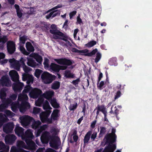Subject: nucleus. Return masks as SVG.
Segmentation results:
<instances>
[{"label": "nucleus", "mask_w": 152, "mask_h": 152, "mask_svg": "<svg viewBox=\"0 0 152 152\" xmlns=\"http://www.w3.org/2000/svg\"><path fill=\"white\" fill-rule=\"evenodd\" d=\"M54 60L59 65V71L60 70H65L67 68V66L71 65L74 61L65 58L54 59Z\"/></svg>", "instance_id": "nucleus-1"}, {"label": "nucleus", "mask_w": 152, "mask_h": 152, "mask_svg": "<svg viewBox=\"0 0 152 152\" xmlns=\"http://www.w3.org/2000/svg\"><path fill=\"white\" fill-rule=\"evenodd\" d=\"M107 140L103 139V141L101 142V145L103 147L105 145V147L102 152H114L116 148V146L115 142H107Z\"/></svg>", "instance_id": "nucleus-2"}, {"label": "nucleus", "mask_w": 152, "mask_h": 152, "mask_svg": "<svg viewBox=\"0 0 152 152\" xmlns=\"http://www.w3.org/2000/svg\"><path fill=\"white\" fill-rule=\"evenodd\" d=\"M41 78L45 83L48 84L52 83L55 79L56 76L47 72H44L42 74Z\"/></svg>", "instance_id": "nucleus-3"}, {"label": "nucleus", "mask_w": 152, "mask_h": 152, "mask_svg": "<svg viewBox=\"0 0 152 152\" xmlns=\"http://www.w3.org/2000/svg\"><path fill=\"white\" fill-rule=\"evenodd\" d=\"M50 32L53 34V38L55 39H58L63 35V33L58 30L56 26L54 24L51 25Z\"/></svg>", "instance_id": "nucleus-4"}, {"label": "nucleus", "mask_w": 152, "mask_h": 152, "mask_svg": "<svg viewBox=\"0 0 152 152\" xmlns=\"http://www.w3.org/2000/svg\"><path fill=\"white\" fill-rule=\"evenodd\" d=\"M115 129L113 128L111 133H107L104 136L103 139L107 140V142H116V141L117 136L115 134Z\"/></svg>", "instance_id": "nucleus-5"}, {"label": "nucleus", "mask_w": 152, "mask_h": 152, "mask_svg": "<svg viewBox=\"0 0 152 152\" xmlns=\"http://www.w3.org/2000/svg\"><path fill=\"white\" fill-rule=\"evenodd\" d=\"M51 111L50 110H46L45 112H42L40 114V117L41 121L43 123L47 122L48 124H50V122L49 121V118H48V117L50 115Z\"/></svg>", "instance_id": "nucleus-6"}, {"label": "nucleus", "mask_w": 152, "mask_h": 152, "mask_svg": "<svg viewBox=\"0 0 152 152\" xmlns=\"http://www.w3.org/2000/svg\"><path fill=\"white\" fill-rule=\"evenodd\" d=\"M0 83L3 87H9L11 85V81L7 75H3L1 77Z\"/></svg>", "instance_id": "nucleus-7"}, {"label": "nucleus", "mask_w": 152, "mask_h": 152, "mask_svg": "<svg viewBox=\"0 0 152 152\" xmlns=\"http://www.w3.org/2000/svg\"><path fill=\"white\" fill-rule=\"evenodd\" d=\"M20 119L22 125L24 127L28 126L33 119V118L28 115L21 117Z\"/></svg>", "instance_id": "nucleus-8"}, {"label": "nucleus", "mask_w": 152, "mask_h": 152, "mask_svg": "<svg viewBox=\"0 0 152 152\" xmlns=\"http://www.w3.org/2000/svg\"><path fill=\"white\" fill-rule=\"evenodd\" d=\"M25 141L27 144V145H26V149L33 151L36 150L37 146L31 139L26 140Z\"/></svg>", "instance_id": "nucleus-9"}, {"label": "nucleus", "mask_w": 152, "mask_h": 152, "mask_svg": "<svg viewBox=\"0 0 152 152\" xmlns=\"http://www.w3.org/2000/svg\"><path fill=\"white\" fill-rule=\"evenodd\" d=\"M42 93V92L41 90L35 88H33L30 92L29 95L33 99H37L41 95Z\"/></svg>", "instance_id": "nucleus-10"}, {"label": "nucleus", "mask_w": 152, "mask_h": 152, "mask_svg": "<svg viewBox=\"0 0 152 152\" xmlns=\"http://www.w3.org/2000/svg\"><path fill=\"white\" fill-rule=\"evenodd\" d=\"M17 139L16 137L14 134H10L7 135L5 137V141L7 144L12 145Z\"/></svg>", "instance_id": "nucleus-11"}, {"label": "nucleus", "mask_w": 152, "mask_h": 152, "mask_svg": "<svg viewBox=\"0 0 152 152\" xmlns=\"http://www.w3.org/2000/svg\"><path fill=\"white\" fill-rule=\"evenodd\" d=\"M60 110L57 109H54L51 114V117L49 118V124H52L53 123V120L54 121L57 120L59 116Z\"/></svg>", "instance_id": "nucleus-12"}, {"label": "nucleus", "mask_w": 152, "mask_h": 152, "mask_svg": "<svg viewBox=\"0 0 152 152\" xmlns=\"http://www.w3.org/2000/svg\"><path fill=\"white\" fill-rule=\"evenodd\" d=\"M34 77L32 75L28 74L23 75L22 80L23 81H27L26 83L28 85H31L33 82Z\"/></svg>", "instance_id": "nucleus-13"}, {"label": "nucleus", "mask_w": 152, "mask_h": 152, "mask_svg": "<svg viewBox=\"0 0 152 152\" xmlns=\"http://www.w3.org/2000/svg\"><path fill=\"white\" fill-rule=\"evenodd\" d=\"M23 86V83L19 81L13 83L12 88L15 92H20L22 90Z\"/></svg>", "instance_id": "nucleus-14"}, {"label": "nucleus", "mask_w": 152, "mask_h": 152, "mask_svg": "<svg viewBox=\"0 0 152 152\" xmlns=\"http://www.w3.org/2000/svg\"><path fill=\"white\" fill-rule=\"evenodd\" d=\"M7 48L9 54H12L15 51L16 49L15 43L12 41L8 42L7 43Z\"/></svg>", "instance_id": "nucleus-15"}, {"label": "nucleus", "mask_w": 152, "mask_h": 152, "mask_svg": "<svg viewBox=\"0 0 152 152\" xmlns=\"http://www.w3.org/2000/svg\"><path fill=\"white\" fill-rule=\"evenodd\" d=\"M30 107L29 103L26 101H23L19 107L20 111L22 113H24Z\"/></svg>", "instance_id": "nucleus-16"}, {"label": "nucleus", "mask_w": 152, "mask_h": 152, "mask_svg": "<svg viewBox=\"0 0 152 152\" xmlns=\"http://www.w3.org/2000/svg\"><path fill=\"white\" fill-rule=\"evenodd\" d=\"M14 127L13 122H9L4 126L3 130L5 132L9 133L12 131Z\"/></svg>", "instance_id": "nucleus-17"}, {"label": "nucleus", "mask_w": 152, "mask_h": 152, "mask_svg": "<svg viewBox=\"0 0 152 152\" xmlns=\"http://www.w3.org/2000/svg\"><path fill=\"white\" fill-rule=\"evenodd\" d=\"M9 75L12 80L15 83L18 82L19 76L18 72L15 70H12L10 72Z\"/></svg>", "instance_id": "nucleus-18"}, {"label": "nucleus", "mask_w": 152, "mask_h": 152, "mask_svg": "<svg viewBox=\"0 0 152 152\" xmlns=\"http://www.w3.org/2000/svg\"><path fill=\"white\" fill-rule=\"evenodd\" d=\"M54 94V92L51 90H49L46 91L42 94V96L49 101H51L52 99V98Z\"/></svg>", "instance_id": "nucleus-19"}, {"label": "nucleus", "mask_w": 152, "mask_h": 152, "mask_svg": "<svg viewBox=\"0 0 152 152\" xmlns=\"http://www.w3.org/2000/svg\"><path fill=\"white\" fill-rule=\"evenodd\" d=\"M34 137V135L31 130L30 129H28L26 131L25 134H23V135L22 136V138L25 141L26 140L32 139Z\"/></svg>", "instance_id": "nucleus-20"}, {"label": "nucleus", "mask_w": 152, "mask_h": 152, "mask_svg": "<svg viewBox=\"0 0 152 152\" xmlns=\"http://www.w3.org/2000/svg\"><path fill=\"white\" fill-rule=\"evenodd\" d=\"M50 136L48 132L43 133L41 137V140L43 143H48L50 140Z\"/></svg>", "instance_id": "nucleus-21"}, {"label": "nucleus", "mask_w": 152, "mask_h": 152, "mask_svg": "<svg viewBox=\"0 0 152 152\" xmlns=\"http://www.w3.org/2000/svg\"><path fill=\"white\" fill-rule=\"evenodd\" d=\"M88 50L86 49L80 50V53H85L83 55L86 56H91L95 55L97 52L98 50L97 48H95L90 53H88Z\"/></svg>", "instance_id": "nucleus-22"}, {"label": "nucleus", "mask_w": 152, "mask_h": 152, "mask_svg": "<svg viewBox=\"0 0 152 152\" xmlns=\"http://www.w3.org/2000/svg\"><path fill=\"white\" fill-rule=\"evenodd\" d=\"M96 110L97 111L96 112V118H97L98 115H99V112H101L102 113H103L106 109L104 105L98 104L97 107L94 109V112Z\"/></svg>", "instance_id": "nucleus-23"}, {"label": "nucleus", "mask_w": 152, "mask_h": 152, "mask_svg": "<svg viewBox=\"0 0 152 152\" xmlns=\"http://www.w3.org/2000/svg\"><path fill=\"white\" fill-rule=\"evenodd\" d=\"M24 129L16 125L15 129V134L18 136H23L24 134Z\"/></svg>", "instance_id": "nucleus-24"}, {"label": "nucleus", "mask_w": 152, "mask_h": 152, "mask_svg": "<svg viewBox=\"0 0 152 152\" xmlns=\"http://www.w3.org/2000/svg\"><path fill=\"white\" fill-rule=\"evenodd\" d=\"M92 133L91 131H88L85 136L83 140L84 146L88 144Z\"/></svg>", "instance_id": "nucleus-25"}, {"label": "nucleus", "mask_w": 152, "mask_h": 152, "mask_svg": "<svg viewBox=\"0 0 152 152\" xmlns=\"http://www.w3.org/2000/svg\"><path fill=\"white\" fill-rule=\"evenodd\" d=\"M9 147L6 145L2 142L0 141V152H8L9 150Z\"/></svg>", "instance_id": "nucleus-26"}, {"label": "nucleus", "mask_w": 152, "mask_h": 152, "mask_svg": "<svg viewBox=\"0 0 152 152\" xmlns=\"http://www.w3.org/2000/svg\"><path fill=\"white\" fill-rule=\"evenodd\" d=\"M50 67V69L56 73L59 72V65L54 63H51Z\"/></svg>", "instance_id": "nucleus-27"}, {"label": "nucleus", "mask_w": 152, "mask_h": 152, "mask_svg": "<svg viewBox=\"0 0 152 152\" xmlns=\"http://www.w3.org/2000/svg\"><path fill=\"white\" fill-rule=\"evenodd\" d=\"M26 47L28 52L29 53L34 52V47L31 43L29 42H27L26 44Z\"/></svg>", "instance_id": "nucleus-28"}, {"label": "nucleus", "mask_w": 152, "mask_h": 152, "mask_svg": "<svg viewBox=\"0 0 152 152\" xmlns=\"http://www.w3.org/2000/svg\"><path fill=\"white\" fill-rule=\"evenodd\" d=\"M50 146L52 148L56 150L58 149V145L56 140L54 139L51 140L50 142Z\"/></svg>", "instance_id": "nucleus-29"}, {"label": "nucleus", "mask_w": 152, "mask_h": 152, "mask_svg": "<svg viewBox=\"0 0 152 152\" xmlns=\"http://www.w3.org/2000/svg\"><path fill=\"white\" fill-rule=\"evenodd\" d=\"M51 106L54 108L57 109L60 107V105L56 101V99L53 98L50 101Z\"/></svg>", "instance_id": "nucleus-30"}, {"label": "nucleus", "mask_w": 152, "mask_h": 152, "mask_svg": "<svg viewBox=\"0 0 152 152\" xmlns=\"http://www.w3.org/2000/svg\"><path fill=\"white\" fill-rule=\"evenodd\" d=\"M7 91L6 88H2L0 91V98L2 100L4 99H5L7 96L6 91Z\"/></svg>", "instance_id": "nucleus-31"}, {"label": "nucleus", "mask_w": 152, "mask_h": 152, "mask_svg": "<svg viewBox=\"0 0 152 152\" xmlns=\"http://www.w3.org/2000/svg\"><path fill=\"white\" fill-rule=\"evenodd\" d=\"M41 124V122L39 120L34 121L31 125L32 128L35 129H38L39 128Z\"/></svg>", "instance_id": "nucleus-32"}, {"label": "nucleus", "mask_w": 152, "mask_h": 152, "mask_svg": "<svg viewBox=\"0 0 152 152\" xmlns=\"http://www.w3.org/2000/svg\"><path fill=\"white\" fill-rule=\"evenodd\" d=\"M27 64L28 66L33 67H35L37 65L35 61L31 58L28 59Z\"/></svg>", "instance_id": "nucleus-33"}, {"label": "nucleus", "mask_w": 152, "mask_h": 152, "mask_svg": "<svg viewBox=\"0 0 152 152\" xmlns=\"http://www.w3.org/2000/svg\"><path fill=\"white\" fill-rule=\"evenodd\" d=\"M106 132V128L105 127H100V131L99 134V137L101 138L105 134Z\"/></svg>", "instance_id": "nucleus-34"}, {"label": "nucleus", "mask_w": 152, "mask_h": 152, "mask_svg": "<svg viewBox=\"0 0 152 152\" xmlns=\"http://www.w3.org/2000/svg\"><path fill=\"white\" fill-rule=\"evenodd\" d=\"M33 89V88L31 86V85H27L25 86L22 92L23 94L27 93L28 92L31 91Z\"/></svg>", "instance_id": "nucleus-35"}, {"label": "nucleus", "mask_w": 152, "mask_h": 152, "mask_svg": "<svg viewBox=\"0 0 152 152\" xmlns=\"http://www.w3.org/2000/svg\"><path fill=\"white\" fill-rule=\"evenodd\" d=\"M117 58L115 57H113L110 59L109 60L108 63L110 65H114L115 66L117 65Z\"/></svg>", "instance_id": "nucleus-36"}, {"label": "nucleus", "mask_w": 152, "mask_h": 152, "mask_svg": "<svg viewBox=\"0 0 152 152\" xmlns=\"http://www.w3.org/2000/svg\"><path fill=\"white\" fill-rule=\"evenodd\" d=\"M60 86V83L59 82L55 81L52 84L51 88L53 89H57L59 88Z\"/></svg>", "instance_id": "nucleus-37"}, {"label": "nucleus", "mask_w": 152, "mask_h": 152, "mask_svg": "<svg viewBox=\"0 0 152 152\" xmlns=\"http://www.w3.org/2000/svg\"><path fill=\"white\" fill-rule=\"evenodd\" d=\"M64 76L67 78H73L74 77V75L71 73L69 70H66L65 72Z\"/></svg>", "instance_id": "nucleus-38"}, {"label": "nucleus", "mask_w": 152, "mask_h": 152, "mask_svg": "<svg viewBox=\"0 0 152 152\" xmlns=\"http://www.w3.org/2000/svg\"><path fill=\"white\" fill-rule=\"evenodd\" d=\"M26 145L25 142L22 141H18L17 142V146L19 148L26 149Z\"/></svg>", "instance_id": "nucleus-39"}, {"label": "nucleus", "mask_w": 152, "mask_h": 152, "mask_svg": "<svg viewBox=\"0 0 152 152\" xmlns=\"http://www.w3.org/2000/svg\"><path fill=\"white\" fill-rule=\"evenodd\" d=\"M18 104L15 103H12L11 105V110L14 112L16 113L18 110Z\"/></svg>", "instance_id": "nucleus-40"}, {"label": "nucleus", "mask_w": 152, "mask_h": 152, "mask_svg": "<svg viewBox=\"0 0 152 152\" xmlns=\"http://www.w3.org/2000/svg\"><path fill=\"white\" fill-rule=\"evenodd\" d=\"M96 44V42L94 40H93L89 42H88L85 45V46L86 47L90 48L91 47Z\"/></svg>", "instance_id": "nucleus-41"}, {"label": "nucleus", "mask_w": 152, "mask_h": 152, "mask_svg": "<svg viewBox=\"0 0 152 152\" xmlns=\"http://www.w3.org/2000/svg\"><path fill=\"white\" fill-rule=\"evenodd\" d=\"M13 65L15 69L18 71L20 70V67L21 66L18 61L15 62L14 63H13Z\"/></svg>", "instance_id": "nucleus-42"}, {"label": "nucleus", "mask_w": 152, "mask_h": 152, "mask_svg": "<svg viewBox=\"0 0 152 152\" xmlns=\"http://www.w3.org/2000/svg\"><path fill=\"white\" fill-rule=\"evenodd\" d=\"M42 72V71L39 69H37L34 73V76L37 78H39L40 75Z\"/></svg>", "instance_id": "nucleus-43"}, {"label": "nucleus", "mask_w": 152, "mask_h": 152, "mask_svg": "<svg viewBox=\"0 0 152 152\" xmlns=\"http://www.w3.org/2000/svg\"><path fill=\"white\" fill-rule=\"evenodd\" d=\"M96 57L94 60V62L96 63H97L101 58L102 55L99 52H96Z\"/></svg>", "instance_id": "nucleus-44"}, {"label": "nucleus", "mask_w": 152, "mask_h": 152, "mask_svg": "<svg viewBox=\"0 0 152 152\" xmlns=\"http://www.w3.org/2000/svg\"><path fill=\"white\" fill-rule=\"evenodd\" d=\"M20 51L23 54L28 56L29 54V53L26 51L23 46H20Z\"/></svg>", "instance_id": "nucleus-45"}, {"label": "nucleus", "mask_w": 152, "mask_h": 152, "mask_svg": "<svg viewBox=\"0 0 152 152\" xmlns=\"http://www.w3.org/2000/svg\"><path fill=\"white\" fill-rule=\"evenodd\" d=\"M35 58L36 61L39 64H41L42 61V57L39 54H37L36 55Z\"/></svg>", "instance_id": "nucleus-46"}, {"label": "nucleus", "mask_w": 152, "mask_h": 152, "mask_svg": "<svg viewBox=\"0 0 152 152\" xmlns=\"http://www.w3.org/2000/svg\"><path fill=\"white\" fill-rule=\"evenodd\" d=\"M77 107V103L75 104H71L69 107V109L71 110L74 111L75 110Z\"/></svg>", "instance_id": "nucleus-47"}, {"label": "nucleus", "mask_w": 152, "mask_h": 152, "mask_svg": "<svg viewBox=\"0 0 152 152\" xmlns=\"http://www.w3.org/2000/svg\"><path fill=\"white\" fill-rule=\"evenodd\" d=\"M104 85V81H101L100 83L99 84L98 81V83H97V87L100 90H102V87Z\"/></svg>", "instance_id": "nucleus-48"}, {"label": "nucleus", "mask_w": 152, "mask_h": 152, "mask_svg": "<svg viewBox=\"0 0 152 152\" xmlns=\"http://www.w3.org/2000/svg\"><path fill=\"white\" fill-rule=\"evenodd\" d=\"M5 114L8 117L10 116L11 117H12L14 116V115L15 114L11 111L8 110H6L5 112Z\"/></svg>", "instance_id": "nucleus-49"}, {"label": "nucleus", "mask_w": 152, "mask_h": 152, "mask_svg": "<svg viewBox=\"0 0 152 152\" xmlns=\"http://www.w3.org/2000/svg\"><path fill=\"white\" fill-rule=\"evenodd\" d=\"M51 12H52L53 14L52 16V18H53L58 15H59L60 14V11L58 10H56L53 11Z\"/></svg>", "instance_id": "nucleus-50"}, {"label": "nucleus", "mask_w": 152, "mask_h": 152, "mask_svg": "<svg viewBox=\"0 0 152 152\" xmlns=\"http://www.w3.org/2000/svg\"><path fill=\"white\" fill-rule=\"evenodd\" d=\"M121 95V92L120 90H118L116 93L114 97V99H116L120 97Z\"/></svg>", "instance_id": "nucleus-51"}, {"label": "nucleus", "mask_w": 152, "mask_h": 152, "mask_svg": "<svg viewBox=\"0 0 152 152\" xmlns=\"http://www.w3.org/2000/svg\"><path fill=\"white\" fill-rule=\"evenodd\" d=\"M43 108L45 109L51 108L48 102L47 101H45V104L43 105Z\"/></svg>", "instance_id": "nucleus-52"}, {"label": "nucleus", "mask_w": 152, "mask_h": 152, "mask_svg": "<svg viewBox=\"0 0 152 152\" xmlns=\"http://www.w3.org/2000/svg\"><path fill=\"white\" fill-rule=\"evenodd\" d=\"M40 111V108L34 107L33 108V113L34 114H37L39 113Z\"/></svg>", "instance_id": "nucleus-53"}, {"label": "nucleus", "mask_w": 152, "mask_h": 152, "mask_svg": "<svg viewBox=\"0 0 152 152\" xmlns=\"http://www.w3.org/2000/svg\"><path fill=\"white\" fill-rule=\"evenodd\" d=\"M62 7V5L61 4H58L57 6L53 7L50 10H49L47 11V12H46V13H48V12H49L51 11H53L54 10H55L58 8H61Z\"/></svg>", "instance_id": "nucleus-54"}, {"label": "nucleus", "mask_w": 152, "mask_h": 152, "mask_svg": "<svg viewBox=\"0 0 152 152\" xmlns=\"http://www.w3.org/2000/svg\"><path fill=\"white\" fill-rule=\"evenodd\" d=\"M58 39H61L63 40L64 41H65V42H66L67 44H69V45H70L71 44V43H70V42L67 39L66 37L64 36V34H63V36L62 37H60V38H59Z\"/></svg>", "instance_id": "nucleus-55"}, {"label": "nucleus", "mask_w": 152, "mask_h": 152, "mask_svg": "<svg viewBox=\"0 0 152 152\" xmlns=\"http://www.w3.org/2000/svg\"><path fill=\"white\" fill-rule=\"evenodd\" d=\"M26 40V38L24 36H23L20 38V42L23 44H24L25 43Z\"/></svg>", "instance_id": "nucleus-56"}, {"label": "nucleus", "mask_w": 152, "mask_h": 152, "mask_svg": "<svg viewBox=\"0 0 152 152\" xmlns=\"http://www.w3.org/2000/svg\"><path fill=\"white\" fill-rule=\"evenodd\" d=\"M6 107V105L4 104H2L0 105V112L4 111Z\"/></svg>", "instance_id": "nucleus-57"}, {"label": "nucleus", "mask_w": 152, "mask_h": 152, "mask_svg": "<svg viewBox=\"0 0 152 152\" xmlns=\"http://www.w3.org/2000/svg\"><path fill=\"white\" fill-rule=\"evenodd\" d=\"M97 133L96 132H94L91 134V139L92 141H94L96 137Z\"/></svg>", "instance_id": "nucleus-58"}, {"label": "nucleus", "mask_w": 152, "mask_h": 152, "mask_svg": "<svg viewBox=\"0 0 152 152\" xmlns=\"http://www.w3.org/2000/svg\"><path fill=\"white\" fill-rule=\"evenodd\" d=\"M49 62V60L47 58H46L44 61L43 62V64L44 65L45 67H48L49 66V65L48 64Z\"/></svg>", "instance_id": "nucleus-59"}, {"label": "nucleus", "mask_w": 152, "mask_h": 152, "mask_svg": "<svg viewBox=\"0 0 152 152\" xmlns=\"http://www.w3.org/2000/svg\"><path fill=\"white\" fill-rule=\"evenodd\" d=\"M22 9L16 11L17 14L19 18H21L23 15V14L22 12Z\"/></svg>", "instance_id": "nucleus-60"}, {"label": "nucleus", "mask_w": 152, "mask_h": 152, "mask_svg": "<svg viewBox=\"0 0 152 152\" xmlns=\"http://www.w3.org/2000/svg\"><path fill=\"white\" fill-rule=\"evenodd\" d=\"M20 148H17L15 147L12 146L11 147L10 152H18Z\"/></svg>", "instance_id": "nucleus-61"}, {"label": "nucleus", "mask_w": 152, "mask_h": 152, "mask_svg": "<svg viewBox=\"0 0 152 152\" xmlns=\"http://www.w3.org/2000/svg\"><path fill=\"white\" fill-rule=\"evenodd\" d=\"M2 42L3 44L5 43L7 41L8 39L7 37L5 36H4L2 37L1 38Z\"/></svg>", "instance_id": "nucleus-62"}, {"label": "nucleus", "mask_w": 152, "mask_h": 152, "mask_svg": "<svg viewBox=\"0 0 152 152\" xmlns=\"http://www.w3.org/2000/svg\"><path fill=\"white\" fill-rule=\"evenodd\" d=\"M22 67L23 68L24 71L26 73L28 72L30 70V68L28 67L26 65Z\"/></svg>", "instance_id": "nucleus-63"}, {"label": "nucleus", "mask_w": 152, "mask_h": 152, "mask_svg": "<svg viewBox=\"0 0 152 152\" xmlns=\"http://www.w3.org/2000/svg\"><path fill=\"white\" fill-rule=\"evenodd\" d=\"M76 13L77 12L76 11H74L70 12L69 14L70 19H71L72 18V17L76 14Z\"/></svg>", "instance_id": "nucleus-64"}]
</instances>
